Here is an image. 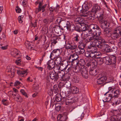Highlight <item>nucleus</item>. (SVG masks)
<instances>
[{
    "instance_id": "nucleus-1",
    "label": "nucleus",
    "mask_w": 121,
    "mask_h": 121,
    "mask_svg": "<svg viewBox=\"0 0 121 121\" xmlns=\"http://www.w3.org/2000/svg\"><path fill=\"white\" fill-rule=\"evenodd\" d=\"M101 34V31L99 27L97 25V28H96L95 31V32L94 35H92V36H94L96 37H98V39L97 40H99L101 43H106L107 42L104 39L100 37V36Z\"/></svg>"
},
{
    "instance_id": "nucleus-2",
    "label": "nucleus",
    "mask_w": 121,
    "mask_h": 121,
    "mask_svg": "<svg viewBox=\"0 0 121 121\" xmlns=\"http://www.w3.org/2000/svg\"><path fill=\"white\" fill-rule=\"evenodd\" d=\"M121 36V26H119L115 29L114 32L111 35L113 39H116Z\"/></svg>"
},
{
    "instance_id": "nucleus-3",
    "label": "nucleus",
    "mask_w": 121,
    "mask_h": 121,
    "mask_svg": "<svg viewBox=\"0 0 121 121\" xmlns=\"http://www.w3.org/2000/svg\"><path fill=\"white\" fill-rule=\"evenodd\" d=\"M104 60L107 65H114L116 63V58L115 56H106L104 58Z\"/></svg>"
},
{
    "instance_id": "nucleus-4",
    "label": "nucleus",
    "mask_w": 121,
    "mask_h": 121,
    "mask_svg": "<svg viewBox=\"0 0 121 121\" xmlns=\"http://www.w3.org/2000/svg\"><path fill=\"white\" fill-rule=\"evenodd\" d=\"M76 98L74 96L73 94H71L68 96V97L65 99L64 100L65 101V103L66 105H69V104L72 103L75 101V99Z\"/></svg>"
},
{
    "instance_id": "nucleus-5",
    "label": "nucleus",
    "mask_w": 121,
    "mask_h": 121,
    "mask_svg": "<svg viewBox=\"0 0 121 121\" xmlns=\"http://www.w3.org/2000/svg\"><path fill=\"white\" fill-rule=\"evenodd\" d=\"M85 47V45L84 44H79L78 47L76 48L74 50L75 53L77 54L80 55L83 53L85 52L84 49Z\"/></svg>"
},
{
    "instance_id": "nucleus-6",
    "label": "nucleus",
    "mask_w": 121,
    "mask_h": 121,
    "mask_svg": "<svg viewBox=\"0 0 121 121\" xmlns=\"http://www.w3.org/2000/svg\"><path fill=\"white\" fill-rule=\"evenodd\" d=\"M77 47V45L74 43L69 41L66 43L65 48L66 49L73 50H75Z\"/></svg>"
},
{
    "instance_id": "nucleus-7",
    "label": "nucleus",
    "mask_w": 121,
    "mask_h": 121,
    "mask_svg": "<svg viewBox=\"0 0 121 121\" xmlns=\"http://www.w3.org/2000/svg\"><path fill=\"white\" fill-rule=\"evenodd\" d=\"M118 112L117 110L112 109L110 112V114L112 116L111 117L110 119H109L108 121H118L116 115L118 114Z\"/></svg>"
},
{
    "instance_id": "nucleus-8",
    "label": "nucleus",
    "mask_w": 121,
    "mask_h": 121,
    "mask_svg": "<svg viewBox=\"0 0 121 121\" xmlns=\"http://www.w3.org/2000/svg\"><path fill=\"white\" fill-rule=\"evenodd\" d=\"M88 69L87 68L84 66H82L80 71L81 73L83 78L86 79L88 78Z\"/></svg>"
},
{
    "instance_id": "nucleus-9",
    "label": "nucleus",
    "mask_w": 121,
    "mask_h": 121,
    "mask_svg": "<svg viewBox=\"0 0 121 121\" xmlns=\"http://www.w3.org/2000/svg\"><path fill=\"white\" fill-rule=\"evenodd\" d=\"M97 41L96 40L94 42H90V44L88 47V48L90 49V51L92 53H95L97 52V48L95 45Z\"/></svg>"
},
{
    "instance_id": "nucleus-10",
    "label": "nucleus",
    "mask_w": 121,
    "mask_h": 121,
    "mask_svg": "<svg viewBox=\"0 0 121 121\" xmlns=\"http://www.w3.org/2000/svg\"><path fill=\"white\" fill-rule=\"evenodd\" d=\"M72 36L73 37V39L74 42L78 44H82V43L83 42V41L80 38L78 34H73Z\"/></svg>"
},
{
    "instance_id": "nucleus-11",
    "label": "nucleus",
    "mask_w": 121,
    "mask_h": 121,
    "mask_svg": "<svg viewBox=\"0 0 121 121\" xmlns=\"http://www.w3.org/2000/svg\"><path fill=\"white\" fill-rule=\"evenodd\" d=\"M106 79V76L102 74H99L97 77V83L98 84H101L105 81Z\"/></svg>"
},
{
    "instance_id": "nucleus-12",
    "label": "nucleus",
    "mask_w": 121,
    "mask_h": 121,
    "mask_svg": "<svg viewBox=\"0 0 121 121\" xmlns=\"http://www.w3.org/2000/svg\"><path fill=\"white\" fill-rule=\"evenodd\" d=\"M55 62L53 60H50L48 61L47 63L48 69L49 70H51L54 68V69H55L56 67V66H55Z\"/></svg>"
},
{
    "instance_id": "nucleus-13",
    "label": "nucleus",
    "mask_w": 121,
    "mask_h": 121,
    "mask_svg": "<svg viewBox=\"0 0 121 121\" xmlns=\"http://www.w3.org/2000/svg\"><path fill=\"white\" fill-rule=\"evenodd\" d=\"M87 38H86V37H85L84 39L83 38V39L85 41V42L86 43H88L90 42H94L95 41H96L98 39V37H95V36L89 35L88 36Z\"/></svg>"
},
{
    "instance_id": "nucleus-14",
    "label": "nucleus",
    "mask_w": 121,
    "mask_h": 121,
    "mask_svg": "<svg viewBox=\"0 0 121 121\" xmlns=\"http://www.w3.org/2000/svg\"><path fill=\"white\" fill-rule=\"evenodd\" d=\"M118 88V86H117L116 87H114L113 89V92H112V95L114 98L118 97L120 93V91Z\"/></svg>"
},
{
    "instance_id": "nucleus-15",
    "label": "nucleus",
    "mask_w": 121,
    "mask_h": 121,
    "mask_svg": "<svg viewBox=\"0 0 121 121\" xmlns=\"http://www.w3.org/2000/svg\"><path fill=\"white\" fill-rule=\"evenodd\" d=\"M81 7H80L78 8V12H80L81 13H83L86 12V11L88 10L89 9L87 5L86 4H84L82 6V8Z\"/></svg>"
},
{
    "instance_id": "nucleus-16",
    "label": "nucleus",
    "mask_w": 121,
    "mask_h": 121,
    "mask_svg": "<svg viewBox=\"0 0 121 121\" xmlns=\"http://www.w3.org/2000/svg\"><path fill=\"white\" fill-rule=\"evenodd\" d=\"M112 95L111 94H108V96L107 97H105L103 99V101L104 102H109L110 101L112 103H113V104H114V100L113 97H112Z\"/></svg>"
},
{
    "instance_id": "nucleus-17",
    "label": "nucleus",
    "mask_w": 121,
    "mask_h": 121,
    "mask_svg": "<svg viewBox=\"0 0 121 121\" xmlns=\"http://www.w3.org/2000/svg\"><path fill=\"white\" fill-rule=\"evenodd\" d=\"M97 25L96 24H91L90 25V28L88 29L89 34H91L92 35H94L95 29L97 28Z\"/></svg>"
},
{
    "instance_id": "nucleus-18",
    "label": "nucleus",
    "mask_w": 121,
    "mask_h": 121,
    "mask_svg": "<svg viewBox=\"0 0 121 121\" xmlns=\"http://www.w3.org/2000/svg\"><path fill=\"white\" fill-rule=\"evenodd\" d=\"M103 60L101 58H99L98 59H95V60L93 61L92 63H94V67H96L97 65H101L103 63Z\"/></svg>"
},
{
    "instance_id": "nucleus-19",
    "label": "nucleus",
    "mask_w": 121,
    "mask_h": 121,
    "mask_svg": "<svg viewBox=\"0 0 121 121\" xmlns=\"http://www.w3.org/2000/svg\"><path fill=\"white\" fill-rule=\"evenodd\" d=\"M56 74L54 71L50 72L49 73L50 78L52 80H54L55 81H57Z\"/></svg>"
},
{
    "instance_id": "nucleus-20",
    "label": "nucleus",
    "mask_w": 121,
    "mask_h": 121,
    "mask_svg": "<svg viewBox=\"0 0 121 121\" xmlns=\"http://www.w3.org/2000/svg\"><path fill=\"white\" fill-rule=\"evenodd\" d=\"M55 28L54 30L56 33L58 34V35L60 36L62 33V32L61 30H63L62 29L60 28L59 26H55L54 27Z\"/></svg>"
},
{
    "instance_id": "nucleus-21",
    "label": "nucleus",
    "mask_w": 121,
    "mask_h": 121,
    "mask_svg": "<svg viewBox=\"0 0 121 121\" xmlns=\"http://www.w3.org/2000/svg\"><path fill=\"white\" fill-rule=\"evenodd\" d=\"M20 52L18 51L16 49H14L11 52V55L16 58H17L19 57L18 56Z\"/></svg>"
},
{
    "instance_id": "nucleus-22",
    "label": "nucleus",
    "mask_w": 121,
    "mask_h": 121,
    "mask_svg": "<svg viewBox=\"0 0 121 121\" xmlns=\"http://www.w3.org/2000/svg\"><path fill=\"white\" fill-rule=\"evenodd\" d=\"M100 9V6L98 4H95L93 7L91 9V12L93 13H96L97 12L99 11Z\"/></svg>"
},
{
    "instance_id": "nucleus-23",
    "label": "nucleus",
    "mask_w": 121,
    "mask_h": 121,
    "mask_svg": "<svg viewBox=\"0 0 121 121\" xmlns=\"http://www.w3.org/2000/svg\"><path fill=\"white\" fill-rule=\"evenodd\" d=\"M17 73L19 75L22 77H25L27 75V71L26 70H17Z\"/></svg>"
},
{
    "instance_id": "nucleus-24",
    "label": "nucleus",
    "mask_w": 121,
    "mask_h": 121,
    "mask_svg": "<svg viewBox=\"0 0 121 121\" xmlns=\"http://www.w3.org/2000/svg\"><path fill=\"white\" fill-rule=\"evenodd\" d=\"M78 56L77 54L74 53L72 54H70V56L68 57V59L69 61L71 59V60H76L78 59Z\"/></svg>"
},
{
    "instance_id": "nucleus-25",
    "label": "nucleus",
    "mask_w": 121,
    "mask_h": 121,
    "mask_svg": "<svg viewBox=\"0 0 121 121\" xmlns=\"http://www.w3.org/2000/svg\"><path fill=\"white\" fill-rule=\"evenodd\" d=\"M100 53L99 52H96L95 53H93V57L92 58L93 61L95 60V59H98L101 58Z\"/></svg>"
},
{
    "instance_id": "nucleus-26",
    "label": "nucleus",
    "mask_w": 121,
    "mask_h": 121,
    "mask_svg": "<svg viewBox=\"0 0 121 121\" xmlns=\"http://www.w3.org/2000/svg\"><path fill=\"white\" fill-rule=\"evenodd\" d=\"M104 47L105 48L104 49V51L107 52H109L112 51V49L111 48V47L109 45L107 44H104Z\"/></svg>"
},
{
    "instance_id": "nucleus-27",
    "label": "nucleus",
    "mask_w": 121,
    "mask_h": 121,
    "mask_svg": "<svg viewBox=\"0 0 121 121\" xmlns=\"http://www.w3.org/2000/svg\"><path fill=\"white\" fill-rule=\"evenodd\" d=\"M70 90L72 94H75L78 93L79 91V89L75 86H72L70 88Z\"/></svg>"
},
{
    "instance_id": "nucleus-28",
    "label": "nucleus",
    "mask_w": 121,
    "mask_h": 121,
    "mask_svg": "<svg viewBox=\"0 0 121 121\" xmlns=\"http://www.w3.org/2000/svg\"><path fill=\"white\" fill-rule=\"evenodd\" d=\"M85 12L84 13H83V14H82V16L84 17H91L90 18L91 19H94L95 18V17L94 15L93 14H92L91 13H90V14H87L86 13H85Z\"/></svg>"
},
{
    "instance_id": "nucleus-29",
    "label": "nucleus",
    "mask_w": 121,
    "mask_h": 121,
    "mask_svg": "<svg viewBox=\"0 0 121 121\" xmlns=\"http://www.w3.org/2000/svg\"><path fill=\"white\" fill-rule=\"evenodd\" d=\"M100 23L101 24L100 27L102 29H105V28L109 26L108 23L106 21Z\"/></svg>"
},
{
    "instance_id": "nucleus-30",
    "label": "nucleus",
    "mask_w": 121,
    "mask_h": 121,
    "mask_svg": "<svg viewBox=\"0 0 121 121\" xmlns=\"http://www.w3.org/2000/svg\"><path fill=\"white\" fill-rule=\"evenodd\" d=\"M89 31L88 30V29L84 30L82 31V33L81 34V36L84 39L85 37H87L89 36V35L88 34H89Z\"/></svg>"
},
{
    "instance_id": "nucleus-31",
    "label": "nucleus",
    "mask_w": 121,
    "mask_h": 121,
    "mask_svg": "<svg viewBox=\"0 0 121 121\" xmlns=\"http://www.w3.org/2000/svg\"><path fill=\"white\" fill-rule=\"evenodd\" d=\"M46 5H47L46 4L42 6L41 9L39 8H36L35 11V13L37 14L41 10H42V12H43L45 10V7L46 6Z\"/></svg>"
},
{
    "instance_id": "nucleus-32",
    "label": "nucleus",
    "mask_w": 121,
    "mask_h": 121,
    "mask_svg": "<svg viewBox=\"0 0 121 121\" xmlns=\"http://www.w3.org/2000/svg\"><path fill=\"white\" fill-rule=\"evenodd\" d=\"M98 72L97 70L95 69L92 68L89 71V73L91 75L93 76L97 74Z\"/></svg>"
},
{
    "instance_id": "nucleus-33",
    "label": "nucleus",
    "mask_w": 121,
    "mask_h": 121,
    "mask_svg": "<svg viewBox=\"0 0 121 121\" xmlns=\"http://www.w3.org/2000/svg\"><path fill=\"white\" fill-rule=\"evenodd\" d=\"M85 54L86 56L88 57H90L91 58H90V59H92V57L93 56V53H92L89 51H87L85 52Z\"/></svg>"
},
{
    "instance_id": "nucleus-34",
    "label": "nucleus",
    "mask_w": 121,
    "mask_h": 121,
    "mask_svg": "<svg viewBox=\"0 0 121 121\" xmlns=\"http://www.w3.org/2000/svg\"><path fill=\"white\" fill-rule=\"evenodd\" d=\"M32 43L28 41H26L25 43V45L26 48L30 49H31L32 47H31V44Z\"/></svg>"
},
{
    "instance_id": "nucleus-35",
    "label": "nucleus",
    "mask_w": 121,
    "mask_h": 121,
    "mask_svg": "<svg viewBox=\"0 0 121 121\" xmlns=\"http://www.w3.org/2000/svg\"><path fill=\"white\" fill-rule=\"evenodd\" d=\"M109 27H107L105 28V29H103L104 30V33L107 36L109 37L111 35V33H110V31L109 30Z\"/></svg>"
},
{
    "instance_id": "nucleus-36",
    "label": "nucleus",
    "mask_w": 121,
    "mask_h": 121,
    "mask_svg": "<svg viewBox=\"0 0 121 121\" xmlns=\"http://www.w3.org/2000/svg\"><path fill=\"white\" fill-rule=\"evenodd\" d=\"M81 67L78 65L73 67V70L74 72L75 73H79L80 71Z\"/></svg>"
},
{
    "instance_id": "nucleus-37",
    "label": "nucleus",
    "mask_w": 121,
    "mask_h": 121,
    "mask_svg": "<svg viewBox=\"0 0 121 121\" xmlns=\"http://www.w3.org/2000/svg\"><path fill=\"white\" fill-rule=\"evenodd\" d=\"M6 71L8 72H11L12 71H15V70L13 66L10 65L7 67Z\"/></svg>"
},
{
    "instance_id": "nucleus-38",
    "label": "nucleus",
    "mask_w": 121,
    "mask_h": 121,
    "mask_svg": "<svg viewBox=\"0 0 121 121\" xmlns=\"http://www.w3.org/2000/svg\"><path fill=\"white\" fill-rule=\"evenodd\" d=\"M62 57L59 56L57 57L56 58V59L54 61L55 62V63H56L57 64H60L61 62L62 61Z\"/></svg>"
},
{
    "instance_id": "nucleus-39",
    "label": "nucleus",
    "mask_w": 121,
    "mask_h": 121,
    "mask_svg": "<svg viewBox=\"0 0 121 121\" xmlns=\"http://www.w3.org/2000/svg\"><path fill=\"white\" fill-rule=\"evenodd\" d=\"M66 27L67 30L70 31L72 30V31L75 30V26L74 25H72L71 26L70 25L67 26Z\"/></svg>"
},
{
    "instance_id": "nucleus-40",
    "label": "nucleus",
    "mask_w": 121,
    "mask_h": 121,
    "mask_svg": "<svg viewBox=\"0 0 121 121\" xmlns=\"http://www.w3.org/2000/svg\"><path fill=\"white\" fill-rule=\"evenodd\" d=\"M64 21L63 19L60 17H58L56 20L55 23L60 25L61 23V22Z\"/></svg>"
},
{
    "instance_id": "nucleus-41",
    "label": "nucleus",
    "mask_w": 121,
    "mask_h": 121,
    "mask_svg": "<svg viewBox=\"0 0 121 121\" xmlns=\"http://www.w3.org/2000/svg\"><path fill=\"white\" fill-rule=\"evenodd\" d=\"M114 100L116 105L118 104L121 102V99L120 98H114Z\"/></svg>"
},
{
    "instance_id": "nucleus-42",
    "label": "nucleus",
    "mask_w": 121,
    "mask_h": 121,
    "mask_svg": "<svg viewBox=\"0 0 121 121\" xmlns=\"http://www.w3.org/2000/svg\"><path fill=\"white\" fill-rule=\"evenodd\" d=\"M67 66L68 65H66L65 64H61L60 65V68L62 70L65 71Z\"/></svg>"
},
{
    "instance_id": "nucleus-43",
    "label": "nucleus",
    "mask_w": 121,
    "mask_h": 121,
    "mask_svg": "<svg viewBox=\"0 0 121 121\" xmlns=\"http://www.w3.org/2000/svg\"><path fill=\"white\" fill-rule=\"evenodd\" d=\"M61 105L59 103L56 104L55 105V109L57 111H59L61 108Z\"/></svg>"
},
{
    "instance_id": "nucleus-44",
    "label": "nucleus",
    "mask_w": 121,
    "mask_h": 121,
    "mask_svg": "<svg viewBox=\"0 0 121 121\" xmlns=\"http://www.w3.org/2000/svg\"><path fill=\"white\" fill-rule=\"evenodd\" d=\"M103 15L102 14H100L99 16L98 17V20L100 23L104 22V21H105L103 19Z\"/></svg>"
},
{
    "instance_id": "nucleus-45",
    "label": "nucleus",
    "mask_w": 121,
    "mask_h": 121,
    "mask_svg": "<svg viewBox=\"0 0 121 121\" xmlns=\"http://www.w3.org/2000/svg\"><path fill=\"white\" fill-rule=\"evenodd\" d=\"M85 24L80 25L81 26H79L80 27V30H81V32H82L88 29L85 26Z\"/></svg>"
},
{
    "instance_id": "nucleus-46",
    "label": "nucleus",
    "mask_w": 121,
    "mask_h": 121,
    "mask_svg": "<svg viewBox=\"0 0 121 121\" xmlns=\"http://www.w3.org/2000/svg\"><path fill=\"white\" fill-rule=\"evenodd\" d=\"M53 91L55 94L58 93L59 92L58 87L57 85H54L53 87Z\"/></svg>"
},
{
    "instance_id": "nucleus-47",
    "label": "nucleus",
    "mask_w": 121,
    "mask_h": 121,
    "mask_svg": "<svg viewBox=\"0 0 121 121\" xmlns=\"http://www.w3.org/2000/svg\"><path fill=\"white\" fill-rule=\"evenodd\" d=\"M43 22L44 25L49 24L50 23L49 20L47 18H45L43 20Z\"/></svg>"
},
{
    "instance_id": "nucleus-48",
    "label": "nucleus",
    "mask_w": 121,
    "mask_h": 121,
    "mask_svg": "<svg viewBox=\"0 0 121 121\" xmlns=\"http://www.w3.org/2000/svg\"><path fill=\"white\" fill-rule=\"evenodd\" d=\"M98 40H97V41L96 42V43H95V45L96 47H97L98 48L101 49L103 47H104V46H103L104 44H102V45H101V44H99V43H98Z\"/></svg>"
},
{
    "instance_id": "nucleus-49",
    "label": "nucleus",
    "mask_w": 121,
    "mask_h": 121,
    "mask_svg": "<svg viewBox=\"0 0 121 121\" xmlns=\"http://www.w3.org/2000/svg\"><path fill=\"white\" fill-rule=\"evenodd\" d=\"M64 75V74L60 72H59L58 73H57L56 77H57V80L58 79L60 78V79H61Z\"/></svg>"
},
{
    "instance_id": "nucleus-50",
    "label": "nucleus",
    "mask_w": 121,
    "mask_h": 121,
    "mask_svg": "<svg viewBox=\"0 0 121 121\" xmlns=\"http://www.w3.org/2000/svg\"><path fill=\"white\" fill-rule=\"evenodd\" d=\"M61 97L60 94H57L56 97V100L57 102L60 101L61 100Z\"/></svg>"
},
{
    "instance_id": "nucleus-51",
    "label": "nucleus",
    "mask_w": 121,
    "mask_h": 121,
    "mask_svg": "<svg viewBox=\"0 0 121 121\" xmlns=\"http://www.w3.org/2000/svg\"><path fill=\"white\" fill-rule=\"evenodd\" d=\"M73 81L76 83H78L79 81V78L78 77L74 76L73 77Z\"/></svg>"
},
{
    "instance_id": "nucleus-52",
    "label": "nucleus",
    "mask_w": 121,
    "mask_h": 121,
    "mask_svg": "<svg viewBox=\"0 0 121 121\" xmlns=\"http://www.w3.org/2000/svg\"><path fill=\"white\" fill-rule=\"evenodd\" d=\"M69 61L71 63L72 65H73L74 64H77L78 63L79 60L78 59H77L76 60H71V61L70 60H69Z\"/></svg>"
},
{
    "instance_id": "nucleus-53",
    "label": "nucleus",
    "mask_w": 121,
    "mask_h": 121,
    "mask_svg": "<svg viewBox=\"0 0 121 121\" xmlns=\"http://www.w3.org/2000/svg\"><path fill=\"white\" fill-rule=\"evenodd\" d=\"M15 63L19 65H20L22 63L21 59L16 60L15 61Z\"/></svg>"
},
{
    "instance_id": "nucleus-54",
    "label": "nucleus",
    "mask_w": 121,
    "mask_h": 121,
    "mask_svg": "<svg viewBox=\"0 0 121 121\" xmlns=\"http://www.w3.org/2000/svg\"><path fill=\"white\" fill-rule=\"evenodd\" d=\"M23 17V16L22 15L19 16L18 18V20L19 22L20 23H22L23 22L22 20V18Z\"/></svg>"
},
{
    "instance_id": "nucleus-55",
    "label": "nucleus",
    "mask_w": 121,
    "mask_h": 121,
    "mask_svg": "<svg viewBox=\"0 0 121 121\" xmlns=\"http://www.w3.org/2000/svg\"><path fill=\"white\" fill-rule=\"evenodd\" d=\"M85 20H84L83 18H81L78 23L80 24V25H84L85 24Z\"/></svg>"
},
{
    "instance_id": "nucleus-56",
    "label": "nucleus",
    "mask_w": 121,
    "mask_h": 121,
    "mask_svg": "<svg viewBox=\"0 0 121 121\" xmlns=\"http://www.w3.org/2000/svg\"><path fill=\"white\" fill-rule=\"evenodd\" d=\"M20 92L23 95L25 96L26 97H28L27 94L25 92L24 90L23 89H21L20 90Z\"/></svg>"
},
{
    "instance_id": "nucleus-57",
    "label": "nucleus",
    "mask_w": 121,
    "mask_h": 121,
    "mask_svg": "<svg viewBox=\"0 0 121 121\" xmlns=\"http://www.w3.org/2000/svg\"><path fill=\"white\" fill-rule=\"evenodd\" d=\"M14 98L16 99H17V100L18 101H20L22 98L21 96L19 94H17L16 96L14 97Z\"/></svg>"
},
{
    "instance_id": "nucleus-58",
    "label": "nucleus",
    "mask_w": 121,
    "mask_h": 121,
    "mask_svg": "<svg viewBox=\"0 0 121 121\" xmlns=\"http://www.w3.org/2000/svg\"><path fill=\"white\" fill-rule=\"evenodd\" d=\"M2 102L4 105H8V103L7 100L6 99H3L2 101Z\"/></svg>"
},
{
    "instance_id": "nucleus-59",
    "label": "nucleus",
    "mask_w": 121,
    "mask_h": 121,
    "mask_svg": "<svg viewBox=\"0 0 121 121\" xmlns=\"http://www.w3.org/2000/svg\"><path fill=\"white\" fill-rule=\"evenodd\" d=\"M59 115H60L61 117H63V118H62V121H65L66 120L67 118L68 117L66 116H65V115H63L62 116H61V115L60 114Z\"/></svg>"
},
{
    "instance_id": "nucleus-60",
    "label": "nucleus",
    "mask_w": 121,
    "mask_h": 121,
    "mask_svg": "<svg viewBox=\"0 0 121 121\" xmlns=\"http://www.w3.org/2000/svg\"><path fill=\"white\" fill-rule=\"evenodd\" d=\"M55 55L54 54V53L52 52L51 53L50 57L51 59H54L55 58Z\"/></svg>"
},
{
    "instance_id": "nucleus-61",
    "label": "nucleus",
    "mask_w": 121,
    "mask_h": 121,
    "mask_svg": "<svg viewBox=\"0 0 121 121\" xmlns=\"http://www.w3.org/2000/svg\"><path fill=\"white\" fill-rule=\"evenodd\" d=\"M16 10V12L18 13H20L21 11V9L18 7H17Z\"/></svg>"
},
{
    "instance_id": "nucleus-62",
    "label": "nucleus",
    "mask_w": 121,
    "mask_h": 121,
    "mask_svg": "<svg viewBox=\"0 0 121 121\" xmlns=\"http://www.w3.org/2000/svg\"><path fill=\"white\" fill-rule=\"evenodd\" d=\"M62 80L63 81H65L68 80L67 77L65 75H64L63 77L60 79Z\"/></svg>"
},
{
    "instance_id": "nucleus-63",
    "label": "nucleus",
    "mask_w": 121,
    "mask_h": 121,
    "mask_svg": "<svg viewBox=\"0 0 121 121\" xmlns=\"http://www.w3.org/2000/svg\"><path fill=\"white\" fill-rule=\"evenodd\" d=\"M33 86L34 87V89L35 91H37L38 90L39 88L38 85H37L35 87L34 86Z\"/></svg>"
},
{
    "instance_id": "nucleus-64",
    "label": "nucleus",
    "mask_w": 121,
    "mask_h": 121,
    "mask_svg": "<svg viewBox=\"0 0 121 121\" xmlns=\"http://www.w3.org/2000/svg\"><path fill=\"white\" fill-rule=\"evenodd\" d=\"M75 30L79 32H81V30H80V27L77 26L75 27Z\"/></svg>"
}]
</instances>
